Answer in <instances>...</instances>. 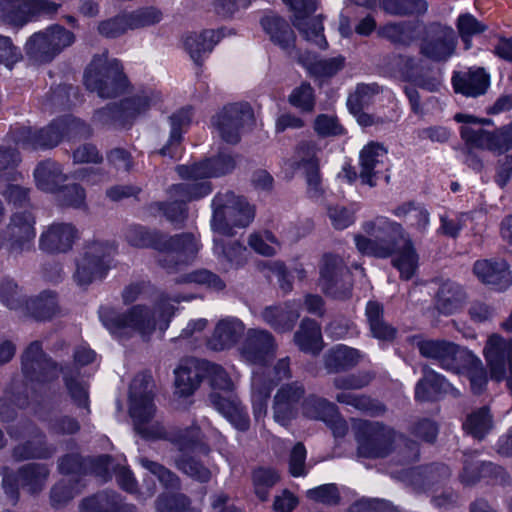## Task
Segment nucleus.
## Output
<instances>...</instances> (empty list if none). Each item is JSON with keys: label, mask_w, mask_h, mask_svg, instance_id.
<instances>
[{"label": "nucleus", "mask_w": 512, "mask_h": 512, "mask_svg": "<svg viewBox=\"0 0 512 512\" xmlns=\"http://www.w3.org/2000/svg\"><path fill=\"white\" fill-rule=\"evenodd\" d=\"M173 313L170 299L162 298L151 307L134 305L123 313L112 307H101L99 317L112 334L122 337L136 333L147 341L157 329L162 332L167 329Z\"/></svg>", "instance_id": "1"}, {"label": "nucleus", "mask_w": 512, "mask_h": 512, "mask_svg": "<svg viewBox=\"0 0 512 512\" xmlns=\"http://www.w3.org/2000/svg\"><path fill=\"white\" fill-rule=\"evenodd\" d=\"M126 239L132 246L145 248L152 247L165 254V259L160 263L167 269L173 268L171 260L186 263L198 253L200 245L193 234H182L173 237L150 231L142 226H131L126 231Z\"/></svg>", "instance_id": "2"}, {"label": "nucleus", "mask_w": 512, "mask_h": 512, "mask_svg": "<svg viewBox=\"0 0 512 512\" xmlns=\"http://www.w3.org/2000/svg\"><path fill=\"white\" fill-rule=\"evenodd\" d=\"M87 125L79 119L67 116L53 121L47 128L33 130L30 126L18 125L10 130L11 140L24 150L39 148H51L56 146L61 139H69L89 135Z\"/></svg>", "instance_id": "3"}, {"label": "nucleus", "mask_w": 512, "mask_h": 512, "mask_svg": "<svg viewBox=\"0 0 512 512\" xmlns=\"http://www.w3.org/2000/svg\"><path fill=\"white\" fill-rule=\"evenodd\" d=\"M362 229L366 235H354L358 252L377 258L392 256L396 245L409 234L401 223L386 216H377L365 221Z\"/></svg>", "instance_id": "4"}, {"label": "nucleus", "mask_w": 512, "mask_h": 512, "mask_svg": "<svg viewBox=\"0 0 512 512\" xmlns=\"http://www.w3.org/2000/svg\"><path fill=\"white\" fill-rule=\"evenodd\" d=\"M352 427L358 443V455L361 457H384L389 453L391 444L395 442L399 447L405 446L409 449L405 456L407 460L417 458L418 448L415 443L397 436L392 429L384 427L379 422L353 420Z\"/></svg>", "instance_id": "5"}, {"label": "nucleus", "mask_w": 512, "mask_h": 512, "mask_svg": "<svg viewBox=\"0 0 512 512\" xmlns=\"http://www.w3.org/2000/svg\"><path fill=\"white\" fill-rule=\"evenodd\" d=\"M454 119L463 124L460 135L470 148L488 150L498 155L512 151V121L493 131H488L482 126L490 124L489 119H480L465 113L455 114Z\"/></svg>", "instance_id": "6"}, {"label": "nucleus", "mask_w": 512, "mask_h": 512, "mask_svg": "<svg viewBox=\"0 0 512 512\" xmlns=\"http://www.w3.org/2000/svg\"><path fill=\"white\" fill-rule=\"evenodd\" d=\"M130 415L136 431L146 439H161L166 433L155 420L151 379L145 375L135 377L130 385Z\"/></svg>", "instance_id": "7"}, {"label": "nucleus", "mask_w": 512, "mask_h": 512, "mask_svg": "<svg viewBox=\"0 0 512 512\" xmlns=\"http://www.w3.org/2000/svg\"><path fill=\"white\" fill-rule=\"evenodd\" d=\"M212 229L220 236H231L233 227H246L254 218V209L232 192L218 193L212 200Z\"/></svg>", "instance_id": "8"}, {"label": "nucleus", "mask_w": 512, "mask_h": 512, "mask_svg": "<svg viewBox=\"0 0 512 512\" xmlns=\"http://www.w3.org/2000/svg\"><path fill=\"white\" fill-rule=\"evenodd\" d=\"M84 83L88 90L101 98H111L126 86L127 79L120 62L104 53L93 58L86 70Z\"/></svg>", "instance_id": "9"}, {"label": "nucleus", "mask_w": 512, "mask_h": 512, "mask_svg": "<svg viewBox=\"0 0 512 512\" xmlns=\"http://www.w3.org/2000/svg\"><path fill=\"white\" fill-rule=\"evenodd\" d=\"M114 247L105 242L87 244L76 259V269L73 274L74 282L80 287H87L106 274Z\"/></svg>", "instance_id": "10"}, {"label": "nucleus", "mask_w": 512, "mask_h": 512, "mask_svg": "<svg viewBox=\"0 0 512 512\" xmlns=\"http://www.w3.org/2000/svg\"><path fill=\"white\" fill-rule=\"evenodd\" d=\"M254 113L248 103H230L220 109L211 120L222 140L236 144L244 132L254 125Z\"/></svg>", "instance_id": "11"}, {"label": "nucleus", "mask_w": 512, "mask_h": 512, "mask_svg": "<svg viewBox=\"0 0 512 512\" xmlns=\"http://www.w3.org/2000/svg\"><path fill=\"white\" fill-rule=\"evenodd\" d=\"M75 40L72 32L59 25H53L34 33L25 44L26 54L35 62L46 63L53 60Z\"/></svg>", "instance_id": "12"}, {"label": "nucleus", "mask_w": 512, "mask_h": 512, "mask_svg": "<svg viewBox=\"0 0 512 512\" xmlns=\"http://www.w3.org/2000/svg\"><path fill=\"white\" fill-rule=\"evenodd\" d=\"M416 346L421 356L456 374L463 370L467 361L473 359L469 350L444 339H419Z\"/></svg>", "instance_id": "13"}, {"label": "nucleus", "mask_w": 512, "mask_h": 512, "mask_svg": "<svg viewBox=\"0 0 512 512\" xmlns=\"http://www.w3.org/2000/svg\"><path fill=\"white\" fill-rule=\"evenodd\" d=\"M170 441L178 448L181 455L175 458L176 467L199 482H207L211 478V472L193 457L186 453L192 452L200 443V430L197 426H191L184 430H177L170 436Z\"/></svg>", "instance_id": "14"}, {"label": "nucleus", "mask_w": 512, "mask_h": 512, "mask_svg": "<svg viewBox=\"0 0 512 512\" xmlns=\"http://www.w3.org/2000/svg\"><path fill=\"white\" fill-rule=\"evenodd\" d=\"M170 441L178 448L181 455L175 458L176 467L199 482H207L211 478V472L193 457L186 453L192 452L200 443V430L197 426H191L184 430H177L170 436Z\"/></svg>", "instance_id": "15"}, {"label": "nucleus", "mask_w": 512, "mask_h": 512, "mask_svg": "<svg viewBox=\"0 0 512 512\" xmlns=\"http://www.w3.org/2000/svg\"><path fill=\"white\" fill-rule=\"evenodd\" d=\"M277 343L273 335L263 329L251 328L245 333L239 347L240 356L248 364L255 365L254 371L265 375L267 365L275 358Z\"/></svg>", "instance_id": "16"}, {"label": "nucleus", "mask_w": 512, "mask_h": 512, "mask_svg": "<svg viewBox=\"0 0 512 512\" xmlns=\"http://www.w3.org/2000/svg\"><path fill=\"white\" fill-rule=\"evenodd\" d=\"M212 186L208 181H199L195 183H180L172 185L169 190V196L173 200L169 203H157L160 211L172 222L182 221L186 217L185 203L198 200L209 195Z\"/></svg>", "instance_id": "17"}, {"label": "nucleus", "mask_w": 512, "mask_h": 512, "mask_svg": "<svg viewBox=\"0 0 512 512\" xmlns=\"http://www.w3.org/2000/svg\"><path fill=\"white\" fill-rule=\"evenodd\" d=\"M456 46L457 36L452 27L432 23L421 40L420 53L432 61H446L455 53Z\"/></svg>", "instance_id": "18"}, {"label": "nucleus", "mask_w": 512, "mask_h": 512, "mask_svg": "<svg viewBox=\"0 0 512 512\" xmlns=\"http://www.w3.org/2000/svg\"><path fill=\"white\" fill-rule=\"evenodd\" d=\"M320 285L327 294L336 298H344L349 294V269L341 256L325 254L322 257Z\"/></svg>", "instance_id": "19"}, {"label": "nucleus", "mask_w": 512, "mask_h": 512, "mask_svg": "<svg viewBox=\"0 0 512 512\" xmlns=\"http://www.w3.org/2000/svg\"><path fill=\"white\" fill-rule=\"evenodd\" d=\"M294 12L293 24L306 40L319 48H326L327 42L323 35V25L319 17H309L316 10L314 0H283Z\"/></svg>", "instance_id": "20"}, {"label": "nucleus", "mask_w": 512, "mask_h": 512, "mask_svg": "<svg viewBox=\"0 0 512 512\" xmlns=\"http://www.w3.org/2000/svg\"><path fill=\"white\" fill-rule=\"evenodd\" d=\"M35 236L34 216L28 211L13 213L5 231L9 251L20 254L31 250Z\"/></svg>", "instance_id": "21"}, {"label": "nucleus", "mask_w": 512, "mask_h": 512, "mask_svg": "<svg viewBox=\"0 0 512 512\" xmlns=\"http://www.w3.org/2000/svg\"><path fill=\"white\" fill-rule=\"evenodd\" d=\"M484 354L492 378L498 381L506 377V366L508 365L507 386L512 393V341H506L501 336L493 334L487 340Z\"/></svg>", "instance_id": "22"}, {"label": "nucleus", "mask_w": 512, "mask_h": 512, "mask_svg": "<svg viewBox=\"0 0 512 512\" xmlns=\"http://www.w3.org/2000/svg\"><path fill=\"white\" fill-rule=\"evenodd\" d=\"M235 160L229 154H220L215 158L191 165H179L178 175L185 180L199 183L198 180L219 177L231 172L235 168Z\"/></svg>", "instance_id": "23"}, {"label": "nucleus", "mask_w": 512, "mask_h": 512, "mask_svg": "<svg viewBox=\"0 0 512 512\" xmlns=\"http://www.w3.org/2000/svg\"><path fill=\"white\" fill-rule=\"evenodd\" d=\"M78 239V230L71 223L54 222L44 228L39 237V248L47 253H66Z\"/></svg>", "instance_id": "24"}, {"label": "nucleus", "mask_w": 512, "mask_h": 512, "mask_svg": "<svg viewBox=\"0 0 512 512\" xmlns=\"http://www.w3.org/2000/svg\"><path fill=\"white\" fill-rule=\"evenodd\" d=\"M47 476L48 470L46 467L34 463L27 464L19 470L17 478L11 474H5L3 477V488L5 493L15 501L19 486L27 489L29 493H36L42 489Z\"/></svg>", "instance_id": "25"}, {"label": "nucleus", "mask_w": 512, "mask_h": 512, "mask_svg": "<svg viewBox=\"0 0 512 512\" xmlns=\"http://www.w3.org/2000/svg\"><path fill=\"white\" fill-rule=\"evenodd\" d=\"M304 388L295 382L283 385L275 394L273 403L274 420L285 426L297 415V404L304 396Z\"/></svg>", "instance_id": "26"}, {"label": "nucleus", "mask_w": 512, "mask_h": 512, "mask_svg": "<svg viewBox=\"0 0 512 512\" xmlns=\"http://www.w3.org/2000/svg\"><path fill=\"white\" fill-rule=\"evenodd\" d=\"M23 371L30 379L47 381L58 375L56 364L42 353L39 342H33L22 358Z\"/></svg>", "instance_id": "27"}, {"label": "nucleus", "mask_w": 512, "mask_h": 512, "mask_svg": "<svg viewBox=\"0 0 512 512\" xmlns=\"http://www.w3.org/2000/svg\"><path fill=\"white\" fill-rule=\"evenodd\" d=\"M446 394L458 397L460 392L444 376L425 366L423 368V378L418 381L415 388L416 399L419 401H432Z\"/></svg>", "instance_id": "28"}, {"label": "nucleus", "mask_w": 512, "mask_h": 512, "mask_svg": "<svg viewBox=\"0 0 512 512\" xmlns=\"http://www.w3.org/2000/svg\"><path fill=\"white\" fill-rule=\"evenodd\" d=\"M160 100L161 94L154 89H140L121 101L119 104L121 115L119 117L124 120L125 125L129 124Z\"/></svg>", "instance_id": "29"}, {"label": "nucleus", "mask_w": 512, "mask_h": 512, "mask_svg": "<svg viewBox=\"0 0 512 512\" xmlns=\"http://www.w3.org/2000/svg\"><path fill=\"white\" fill-rule=\"evenodd\" d=\"M474 274L486 285H491L499 291L507 289L512 283V276L507 263L503 260H479L473 267Z\"/></svg>", "instance_id": "30"}, {"label": "nucleus", "mask_w": 512, "mask_h": 512, "mask_svg": "<svg viewBox=\"0 0 512 512\" xmlns=\"http://www.w3.org/2000/svg\"><path fill=\"white\" fill-rule=\"evenodd\" d=\"M386 158V149L378 143L371 142L361 150L360 179L364 184H368L369 186L376 184V177L384 169Z\"/></svg>", "instance_id": "31"}, {"label": "nucleus", "mask_w": 512, "mask_h": 512, "mask_svg": "<svg viewBox=\"0 0 512 512\" xmlns=\"http://www.w3.org/2000/svg\"><path fill=\"white\" fill-rule=\"evenodd\" d=\"M452 83L457 93L467 97H477L486 92L490 79L483 68H471L467 72L456 73Z\"/></svg>", "instance_id": "32"}, {"label": "nucleus", "mask_w": 512, "mask_h": 512, "mask_svg": "<svg viewBox=\"0 0 512 512\" xmlns=\"http://www.w3.org/2000/svg\"><path fill=\"white\" fill-rule=\"evenodd\" d=\"M244 324L236 318L220 320L208 341V345L215 351H222L232 347L244 334Z\"/></svg>", "instance_id": "33"}, {"label": "nucleus", "mask_w": 512, "mask_h": 512, "mask_svg": "<svg viewBox=\"0 0 512 512\" xmlns=\"http://www.w3.org/2000/svg\"><path fill=\"white\" fill-rule=\"evenodd\" d=\"M213 406L238 430L246 431L249 428V417L237 397H223L212 393Z\"/></svg>", "instance_id": "34"}, {"label": "nucleus", "mask_w": 512, "mask_h": 512, "mask_svg": "<svg viewBox=\"0 0 512 512\" xmlns=\"http://www.w3.org/2000/svg\"><path fill=\"white\" fill-rule=\"evenodd\" d=\"M393 255L392 263L400 272L401 278L404 280L411 279L417 271L419 255L410 234L396 245Z\"/></svg>", "instance_id": "35"}, {"label": "nucleus", "mask_w": 512, "mask_h": 512, "mask_svg": "<svg viewBox=\"0 0 512 512\" xmlns=\"http://www.w3.org/2000/svg\"><path fill=\"white\" fill-rule=\"evenodd\" d=\"M175 392L179 398L190 397L201 382L200 368L194 360L181 363L174 371Z\"/></svg>", "instance_id": "36"}, {"label": "nucleus", "mask_w": 512, "mask_h": 512, "mask_svg": "<svg viewBox=\"0 0 512 512\" xmlns=\"http://www.w3.org/2000/svg\"><path fill=\"white\" fill-rule=\"evenodd\" d=\"M34 178L37 187L49 193H56L67 181L61 165L52 160L39 163L34 170Z\"/></svg>", "instance_id": "37"}, {"label": "nucleus", "mask_w": 512, "mask_h": 512, "mask_svg": "<svg viewBox=\"0 0 512 512\" xmlns=\"http://www.w3.org/2000/svg\"><path fill=\"white\" fill-rule=\"evenodd\" d=\"M261 25L272 42L291 53L294 49L295 34L284 19L277 15H267L262 18Z\"/></svg>", "instance_id": "38"}, {"label": "nucleus", "mask_w": 512, "mask_h": 512, "mask_svg": "<svg viewBox=\"0 0 512 512\" xmlns=\"http://www.w3.org/2000/svg\"><path fill=\"white\" fill-rule=\"evenodd\" d=\"M193 116V109L190 106L183 107L169 117L170 136L167 144L159 150L162 156L175 157V148L180 144L183 130L189 126Z\"/></svg>", "instance_id": "39"}, {"label": "nucleus", "mask_w": 512, "mask_h": 512, "mask_svg": "<svg viewBox=\"0 0 512 512\" xmlns=\"http://www.w3.org/2000/svg\"><path fill=\"white\" fill-rule=\"evenodd\" d=\"M38 12H42L33 0H0V14L14 25H24Z\"/></svg>", "instance_id": "40"}, {"label": "nucleus", "mask_w": 512, "mask_h": 512, "mask_svg": "<svg viewBox=\"0 0 512 512\" xmlns=\"http://www.w3.org/2000/svg\"><path fill=\"white\" fill-rule=\"evenodd\" d=\"M299 309L295 304L267 307L262 312L263 320L277 332L290 331L299 318Z\"/></svg>", "instance_id": "41"}, {"label": "nucleus", "mask_w": 512, "mask_h": 512, "mask_svg": "<svg viewBox=\"0 0 512 512\" xmlns=\"http://www.w3.org/2000/svg\"><path fill=\"white\" fill-rule=\"evenodd\" d=\"M274 386V380L267 379L259 371H253L251 378V397L256 420L263 418L267 412V400Z\"/></svg>", "instance_id": "42"}, {"label": "nucleus", "mask_w": 512, "mask_h": 512, "mask_svg": "<svg viewBox=\"0 0 512 512\" xmlns=\"http://www.w3.org/2000/svg\"><path fill=\"white\" fill-rule=\"evenodd\" d=\"M294 342L301 351L317 354L323 348L320 326L311 319L302 320L294 335Z\"/></svg>", "instance_id": "43"}, {"label": "nucleus", "mask_w": 512, "mask_h": 512, "mask_svg": "<svg viewBox=\"0 0 512 512\" xmlns=\"http://www.w3.org/2000/svg\"><path fill=\"white\" fill-rule=\"evenodd\" d=\"M132 504L121 505L115 493L103 492L86 498L81 504V512H135Z\"/></svg>", "instance_id": "44"}, {"label": "nucleus", "mask_w": 512, "mask_h": 512, "mask_svg": "<svg viewBox=\"0 0 512 512\" xmlns=\"http://www.w3.org/2000/svg\"><path fill=\"white\" fill-rule=\"evenodd\" d=\"M362 354L357 349L338 345L325 355V368L330 373L347 370L359 363Z\"/></svg>", "instance_id": "45"}, {"label": "nucleus", "mask_w": 512, "mask_h": 512, "mask_svg": "<svg viewBox=\"0 0 512 512\" xmlns=\"http://www.w3.org/2000/svg\"><path fill=\"white\" fill-rule=\"evenodd\" d=\"M24 310L37 320H49L60 313L56 295L47 291L26 300Z\"/></svg>", "instance_id": "46"}, {"label": "nucleus", "mask_w": 512, "mask_h": 512, "mask_svg": "<svg viewBox=\"0 0 512 512\" xmlns=\"http://www.w3.org/2000/svg\"><path fill=\"white\" fill-rule=\"evenodd\" d=\"M465 298V292L460 285L446 281L437 292L436 307L444 314H452L461 307Z\"/></svg>", "instance_id": "47"}, {"label": "nucleus", "mask_w": 512, "mask_h": 512, "mask_svg": "<svg viewBox=\"0 0 512 512\" xmlns=\"http://www.w3.org/2000/svg\"><path fill=\"white\" fill-rule=\"evenodd\" d=\"M218 41V36L213 30H205L201 33H192L185 37L184 47L192 60L198 63L203 56L210 53Z\"/></svg>", "instance_id": "48"}, {"label": "nucleus", "mask_w": 512, "mask_h": 512, "mask_svg": "<svg viewBox=\"0 0 512 512\" xmlns=\"http://www.w3.org/2000/svg\"><path fill=\"white\" fill-rule=\"evenodd\" d=\"M378 34L395 44L408 46L418 34V25L411 21L388 23L379 28Z\"/></svg>", "instance_id": "49"}, {"label": "nucleus", "mask_w": 512, "mask_h": 512, "mask_svg": "<svg viewBox=\"0 0 512 512\" xmlns=\"http://www.w3.org/2000/svg\"><path fill=\"white\" fill-rule=\"evenodd\" d=\"M366 317L370 330L375 338L392 340L396 330L383 320V307L375 301H369L366 306Z\"/></svg>", "instance_id": "50"}, {"label": "nucleus", "mask_w": 512, "mask_h": 512, "mask_svg": "<svg viewBox=\"0 0 512 512\" xmlns=\"http://www.w3.org/2000/svg\"><path fill=\"white\" fill-rule=\"evenodd\" d=\"M399 65L403 75L417 86L434 92L439 90L441 86V80L438 76L424 77L417 71V60L408 56H401L399 59Z\"/></svg>", "instance_id": "51"}, {"label": "nucleus", "mask_w": 512, "mask_h": 512, "mask_svg": "<svg viewBox=\"0 0 512 512\" xmlns=\"http://www.w3.org/2000/svg\"><path fill=\"white\" fill-rule=\"evenodd\" d=\"M492 427V416L487 407L472 411L463 423L464 430L477 439H483Z\"/></svg>", "instance_id": "52"}, {"label": "nucleus", "mask_w": 512, "mask_h": 512, "mask_svg": "<svg viewBox=\"0 0 512 512\" xmlns=\"http://www.w3.org/2000/svg\"><path fill=\"white\" fill-rule=\"evenodd\" d=\"M345 59L337 56L329 59L307 60L304 65L309 74L317 79L330 78L344 67Z\"/></svg>", "instance_id": "53"}, {"label": "nucleus", "mask_w": 512, "mask_h": 512, "mask_svg": "<svg viewBox=\"0 0 512 512\" xmlns=\"http://www.w3.org/2000/svg\"><path fill=\"white\" fill-rule=\"evenodd\" d=\"M337 402L354 407L357 410L371 414L384 412V406L365 394L340 392L335 396Z\"/></svg>", "instance_id": "54"}, {"label": "nucleus", "mask_w": 512, "mask_h": 512, "mask_svg": "<svg viewBox=\"0 0 512 512\" xmlns=\"http://www.w3.org/2000/svg\"><path fill=\"white\" fill-rule=\"evenodd\" d=\"M337 406L323 398L309 396L303 402V414L310 419L328 421L336 415Z\"/></svg>", "instance_id": "55"}, {"label": "nucleus", "mask_w": 512, "mask_h": 512, "mask_svg": "<svg viewBox=\"0 0 512 512\" xmlns=\"http://www.w3.org/2000/svg\"><path fill=\"white\" fill-rule=\"evenodd\" d=\"M382 7L391 15H422L426 13L428 4L425 0H384Z\"/></svg>", "instance_id": "56"}, {"label": "nucleus", "mask_w": 512, "mask_h": 512, "mask_svg": "<svg viewBox=\"0 0 512 512\" xmlns=\"http://www.w3.org/2000/svg\"><path fill=\"white\" fill-rule=\"evenodd\" d=\"M156 512H200L190 505L189 499L183 494H161L155 502Z\"/></svg>", "instance_id": "57"}, {"label": "nucleus", "mask_w": 512, "mask_h": 512, "mask_svg": "<svg viewBox=\"0 0 512 512\" xmlns=\"http://www.w3.org/2000/svg\"><path fill=\"white\" fill-rule=\"evenodd\" d=\"M224 237L225 236L215 234L214 253L219 257H223L233 265H242L247 259V249L238 242H233L226 248Z\"/></svg>", "instance_id": "58"}, {"label": "nucleus", "mask_w": 512, "mask_h": 512, "mask_svg": "<svg viewBox=\"0 0 512 512\" xmlns=\"http://www.w3.org/2000/svg\"><path fill=\"white\" fill-rule=\"evenodd\" d=\"M379 87L376 84H359L347 99V106L351 113H358L371 104L378 95Z\"/></svg>", "instance_id": "59"}, {"label": "nucleus", "mask_w": 512, "mask_h": 512, "mask_svg": "<svg viewBox=\"0 0 512 512\" xmlns=\"http://www.w3.org/2000/svg\"><path fill=\"white\" fill-rule=\"evenodd\" d=\"M267 266L271 273L277 277L281 289L285 292L292 289V282L290 280L292 276H296L299 280H303L306 277V271L301 264H295L290 270L281 262H269Z\"/></svg>", "instance_id": "60"}, {"label": "nucleus", "mask_w": 512, "mask_h": 512, "mask_svg": "<svg viewBox=\"0 0 512 512\" xmlns=\"http://www.w3.org/2000/svg\"><path fill=\"white\" fill-rule=\"evenodd\" d=\"M318 152L319 149L312 142L299 144L294 156L296 166L303 169L304 173L319 169Z\"/></svg>", "instance_id": "61"}, {"label": "nucleus", "mask_w": 512, "mask_h": 512, "mask_svg": "<svg viewBox=\"0 0 512 512\" xmlns=\"http://www.w3.org/2000/svg\"><path fill=\"white\" fill-rule=\"evenodd\" d=\"M494 470L495 466L491 462L486 463L474 459H466L460 479L466 485L474 484L481 477L491 475Z\"/></svg>", "instance_id": "62"}, {"label": "nucleus", "mask_w": 512, "mask_h": 512, "mask_svg": "<svg viewBox=\"0 0 512 512\" xmlns=\"http://www.w3.org/2000/svg\"><path fill=\"white\" fill-rule=\"evenodd\" d=\"M125 14L130 30L155 25L162 20V13L154 7L141 8Z\"/></svg>", "instance_id": "63"}, {"label": "nucleus", "mask_w": 512, "mask_h": 512, "mask_svg": "<svg viewBox=\"0 0 512 512\" xmlns=\"http://www.w3.org/2000/svg\"><path fill=\"white\" fill-rule=\"evenodd\" d=\"M374 378V374L369 371H360L358 373L337 376L333 379V385L336 389L358 390L368 386Z\"/></svg>", "instance_id": "64"}]
</instances>
